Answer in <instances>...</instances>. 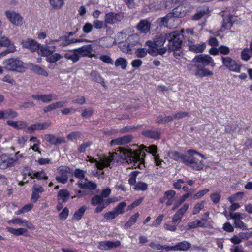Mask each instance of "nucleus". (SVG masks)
<instances>
[{
    "label": "nucleus",
    "instance_id": "nucleus-1",
    "mask_svg": "<svg viewBox=\"0 0 252 252\" xmlns=\"http://www.w3.org/2000/svg\"><path fill=\"white\" fill-rule=\"evenodd\" d=\"M118 152L110 154V156L99 157V160L94 159L90 156L87 157V161L90 162H95V166L98 169L102 170L105 167L110 165V163L115 159V157L118 156L121 159L126 160L128 163H133L135 168H142L144 166L143 157L145 156L144 152L139 149L132 151L130 149L119 148Z\"/></svg>",
    "mask_w": 252,
    "mask_h": 252
},
{
    "label": "nucleus",
    "instance_id": "nucleus-2",
    "mask_svg": "<svg viewBox=\"0 0 252 252\" xmlns=\"http://www.w3.org/2000/svg\"><path fill=\"white\" fill-rule=\"evenodd\" d=\"M23 155L17 152L14 155L3 154L0 156V169H6L15 166L18 163Z\"/></svg>",
    "mask_w": 252,
    "mask_h": 252
},
{
    "label": "nucleus",
    "instance_id": "nucleus-3",
    "mask_svg": "<svg viewBox=\"0 0 252 252\" xmlns=\"http://www.w3.org/2000/svg\"><path fill=\"white\" fill-rule=\"evenodd\" d=\"M2 65L4 69L9 71L23 72L26 69L24 62L17 58L5 59Z\"/></svg>",
    "mask_w": 252,
    "mask_h": 252
},
{
    "label": "nucleus",
    "instance_id": "nucleus-4",
    "mask_svg": "<svg viewBox=\"0 0 252 252\" xmlns=\"http://www.w3.org/2000/svg\"><path fill=\"white\" fill-rule=\"evenodd\" d=\"M167 40L169 41L168 49L174 50L180 48L182 43L183 35L178 32L167 33Z\"/></svg>",
    "mask_w": 252,
    "mask_h": 252
},
{
    "label": "nucleus",
    "instance_id": "nucleus-5",
    "mask_svg": "<svg viewBox=\"0 0 252 252\" xmlns=\"http://www.w3.org/2000/svg\"><path fill=\"white\" fill-rule=\"evenodd\" d=\"M183 162L194 170L198 171L202 170L204 167L203 161L193 157L192 154L187 157H183Z\"/></svg>",
    "mask_w": 252,
    "mask_h": 252
},
{
    "label": "nucleus",
    "instance_id": "nucleus-6",
    "mask_svg": "<svg viewBox=\"0 0 252 252\" xmlns=\"http://www.w3.org/2000/svg\"><path fill=\"white\" fill-rule=\"evenodd\" d=\"M192 62L194 63H200L204 66L210 65L212 67L215 66V63L211 57L208 55L200 54L195 56Z\"/></svg>",
    "mask_w": 252,
    "mask_h": 252
},
{
    "label": "nucleus",
    "instance_id": "nucleus-7",
    "mask_svg": "<svg viewBox=\"0 0 252 252\" xmlns=\"http://www.w3.org/2000/svg\"><path fill=\"white\" fill-rule=\"evenodd\" d=\"M139 45L138 36L135 35H131L127 39V48H124L125 49L124 51H126V53L131 54L137 49Z\"/></svg>",
    "mask_w": 252,
    "mask_h": 252
},
{
    "label": "nucleus",
    "instance_id": "nucleus-8",
    "mask_svg": "<svg viewBox=\"0 0 252 252\" xmlns=\"http://www.w3.org/2000/svg\"><path fill=\"white\" fill-rule=\"evenodd\" d=\"M223 65L229 70L234 72H239L240 65L229 57H222Z\"/></svg>",
    "mask_w": 252,
    "mask_h": 252
},
{
    "label": "nucleus",
    "instance_id": "nucleus-9",
    "mask_svg": "<svg viewBox=\"0 0 252 252\" xmlns=\"http://www.w3.org/2000/svg\"><path fill=\"white\" fill-rule=\"evenodd\" d=\"M5 15L9 20L14 25L16 26L22 25L23 18L19 13L8 10L5 12Z\"/></svg>",
    "mask_w": 252,
    "mask_h": 252
},
{
    "label": "nucleus",
    "instance_id": "nucleus-10",
    "mask_svg": "<svg viewBox=\"0 0 252 252\" xmlns=\"http://www.w3.org/2000/svg\"><path fill=\"white\" fill-rule=\"evenodd\" d=\"M32 97L34 99L41 101L45 103H48L58 99V96L54 94H33L32 96Z\"/></svg>",
    "mask_w": 252,
    "mask_h": 252
},
{
    "label": "nucleus",
    "instance_id": "nucleus-11",
    "mask_svg": "<svg viewBox=\"0 0 252 252\" xmlns=\"http://www.w3.org/2000/svg\"><path fill=\"white\" fill-rule=\"evenodd\" d=\"M123 19V15L122 13H116L111 12L106 14L104 17L105 22L110 24H113L120 22Z\"/></svg>",
    "mask_w": 252,
    "mask_h": 252
},
{
    "label": "nucleus",
    "instance_id": "nucleus-12",
    "mask_svg": "<svg viewBox=\"0 0 252 252\" xmlns=\"http://www.w3.org/2000/svg\"><path fill=\"white\" fill-rule=\"evenodd\" d=\"M52 123L50 121L32 124L30 126L27 127V132L31 133L35 130L46 129L50 127Z\"/></svg>",
    "mask_w": 252,
    "mask_h": 252
},
{
    "label": "nucleus",
    "instance_id": "nucleus-13",
    "mask_svg": "<svg viewBox=\"0 0 252 252\" xmlns=\"http://www.w3.org/2000/svg\"><path fill=\"white\" fill-rule=\"evenodd\" d=\"M69 168L66 166L60 167L58 175L56 176V180L62 184H65L68 179V173L69 172Z\"/></svg>",
    "mask_w": 252,
    "mask_h": 252
},
{
    "label": "nucleus",
    "instance_id": "nucleus-14",
    "mask_svg": "<svg viewBox=\"0 0 252 252\" xmlns=\"http://www.w3.org/2000/svg\"><path fill=\"white\" fill-rule=\"evenodd\" d=\"M187 45L189 51L196 53H202L206 47L205 43L195 44L193 41L189 39L188 40Z\"/></svg>",
    "mask_w": 252,
    "mask_h": 252
},
{
    "label": "nucleus",
    "instance_id": "nucleus-15",
    "mask_svg": "<svg viewBox=\"0 0 252 252\" xmlns=\"http://www.w3.org/2000/svg\"><path fill=\"white\" fill-rule=\"evenodd\" d=\"M76 51L80 58L83 57H93V46L88 44L83 46L80 48L75 49Z\"/></svg>",
    "mask_w": 252,
    "mask_h": 252
},
{
    "label": "nucleus",
    "instance_id": "nucleus-16",
    "mask_svg": "<svg viewBox=\"0 0 252 252\" xmlns=\"http://www.w3.org/2000/svg\"><path fill=\"white\" fill-rule=\"evenodd\" d=\"M121 245L120 241L117 240L115 242L110 241H101L99 243L98 248L104 251H108L111 249L117 248Z\"/></svg>",
    "mask_w": 252,
    "mask_h": 252
},
{
    "label": "nucleus",
    "instance_id": "nucleus-17",
    "mask_svg": "<svg viewBox=\"0 0 252 252\" xmlns=\"http://www.w3.org/2000/svg\"><path fill=\"white\" fill-rule=\"evenodd\" d=\"M191 247V244L186 241H183L178 243L174 246L167 247L166 248L169 251L172 250L174 251H187Z\"/></svg>",
    "mask_w": 252,
    "mask_h": 252
},
{
    "label": "nucleus",
    "instance_id": "nucleus-18",
    "mask_svg": "<svg viewBox=\"0 0 252 252\" xmlns=\"http://www.w3.org/2000/svg\"><path fill=\"white\" fill-rule=\"evenodd\" d=\"M143 147H144V148L145 149H144L145 151L148 152L149 153L152 154L154 156V161H155V163L156 164V165L157 166H161V162L162 161V160H161L159 159V156L156 155V154L157 152V150H158L157 146L152 145L149 146L148 148H147L145 146H143Z\"/></svg>",
    "mask_w": 252,
    "mask_h": 252
},
{
    "label": "nucleus",
    "instance_id": "nucleus-19",
    "mask_svg": "<svg viewBox=\"0 0 252 252\" xmlns=\"http://www.w3.org/2000/svg\"><path fill=\"white\" fill-rule=\"evenodd\" d=\"M77 185L81 189H89L91 190L95 189L97 185L94 182L89 181L87 179L84 180H80Z\"/></svg>",
    "mask_w": 252,
    "mask_h": 252
},
{
    "label": "nucleus",
    "instance_id": "nucleus-20",
    "mask_svg": "<svg viewBox=\"0 0 252 252\" xmlns=\"http://www.w3.org/2000/svg\"><path fill=\"white\" fill-rule=\"evenodd\" d=\"M151 23L146 19L140 21L136 26L137 30L141 33H147L151 29Z\"/></svg>",
    "mask_w": 252,
    "mask_h": 252
},
{
    "label": "nucleus",
    "instance_id": "nucleus-21",
    "mask_svg": "<svg viewBox=\"0 0 252 252\" xmlns=\"http://www.w3.org/2000/svg\"><path fill=\"white\" fill-rule=\"evenodd\" d=\"M23 46L30 50L32 52H34L39 48V44L32 39H27L22 43Z\"/></svg>",
    "mask_w": 252,
    "mask_h": 252
},
{
    "label": "nucleus",
    "instance_id": "nucleus-22",
    "mask_svg": "<svg viewBox=\"0 0 252 252\" xmlns=\"http://www.w3.org/2000/svg\"><path fill=\"white\" fill-rule=\"evenodd\" d=\"M197 69L194 72L195 75L202 78L205 76H212L213 73L207 68L200 67L198 65H194Z\"/></svg>",
    "mask_w": 252,
    "mask_h": 252
},
{
    "label": "nucleus",
    "instance_id": "nucleus-23",
    "mask_svg": "<svg viewBox=\"0 0 252 252\" xmlns=\"http://www.w3.org/2000/svg\"><path fill=\"white\" fill-rule=\"evenodd\" d=\"M44 139L53 145H57L65 142V140L63 138L57 137L53 134H45L44 135Z\"/></svg>",
    "mask_w": 252,
    "mask_h": 252
},
{
    "label": "nucleus",
    "instance_id": "nucleus-24",
    "mask_svg": "<svg viewBox=\"0 0 252 252\" xmlns=\"http://www.w3.org/2000/svg\"><path fill=\"white\" fill-rule=\"evenodd\" d=\"M132 136L130 135H125L122 137L113 139L111 142V144L112 145H122L126 144L131 141Z\"/></svg>",
    "mask_w": 252,
    "mask_h": 252
},
{
    "label": "nucleus",
    "instance_id": "nucleus-25",
    "mask_svg": "<svg viewBox=\"0 0 252 252\" xmlns=\"http://www.w3.org/2000/svg\"><path fill=\"white\" fill-rule=\"evenodd\" d=\"M29 66L30 69L32 71H33V72L37 74L43 75L46 77L48 76V72L43 68L41 67L38 65L33 64L32 63H31L29 64Z\"/></svg>",
    "mask_w": 252,
    "mask_h": 252
},
{
    "label": "nucleus",
    "instance_id": "nucleus-26",
    "mask_svg": "<svg viewBox=\"0 0 252 252\" xmlns=\"http://www.w3.org/2000/svg\"><path fill=\"white\" fill-rule=\"evenodd\" d=\"M176 192L173 190H169L164 192V199H166V206L171 205L175 200Z\"/></svg>",
    "mask_w": 252,
    "mask_h": 252
},
{
    "label": "nucleus",
    "instance_id": "nucleus-27",
    "mask_svg": "<svg viewBox=\"0 0 252 252\" xmlns=\"http://www.w3.org/2000/svg\"><path fill=\"white\" fill-rule=\"evenodd\" d=\"M70 192L67 189H61L58 192L57 199L59 202L63 203L68 200Z\"/></svg>",
    "mask_w": 252,
    "mask_h": 252
},
{
    "label": "nucleus",
    "instance_id": "nucleus-28",
    "mask_svg": "<svg viewBox=\"0 0 252 252\" xmlns=\"http://www.w3.org/2000/svg\"><path fill=\"white\" fill-rule=\"evenodd\" d=\"M6 123L9 126L18 129H23L27 126V123L24 121H13L8 120Z\"/></svg>",
    "mask_w": 252,
    "mask_h": 252
},
{
    "label": "nucleus",
    "instance_id": "nucleus-29",
    "mask_svg": "<svg viewBox=\"0 0 252 252\" xmlns=\"http://www.w3.org/2000/svg\"><path fill=\"white\" fill-rule=\"evenodd\" d=\"M28 175L32 179L36 178L38 180L48 179V176L43 170L38 172L35 171H30L28 173Z\"/></svg>",
    "mask_w": 252,
    "mask_h": 252
},
{
    "label": "nucleus",
    "instance_id": "nucleus-30",
    "mask_svg": "<svg viewBox=\"0 0 252 252\" xmlns=\"http://www.w3.org/2000/svg\"><path fill=\"white\" fill-rule=\"evenodd\" d=\"M167 33L161 34L156 36L154 39L157 48L163 46L166 40H167Z\"/></svg>",
    "mask_w": 252,
    "mask_h": 252
},
{
    "label": "nucleus",
    "instance_id": "nucleus-31",
    "mask_svg": "<svg viewBox=\"0 0 252 252\" xmlns=\"http://www.w3.org/2000/svg\"><path fill=\"white\" fill-rule=\"evenodd\" d=\"M232 26L231 17L230 16H226L223 17V22L221 27V31H223L225 30L230 29Z\"/></svg>",
    "mask_w": 252,
    "mask_h": 252
},
{
    "label": "nucleus",
    "instance_id": "nucleus-32",
    "mask_svg": "<svg viewBox=\"0 0 252 252\" xmlns=\"http://www.w3.org/2000/svg\"><path fill=\"white\" fill-rule=\"evenodd\" d=\"M143 134L147 137L154 139L159 138L160 133L158 130H146L142 132Z\"/></svg>",
    "mask_w": 252,
    "mask_h": 252
},
{
    "label": "nucleus",
    "instance_id": "nucleus-33",
    "mask_svg": "<svg viewBox=\"0 0 252 252\" xmlns=\"http://www.w3.org/2000/svg\"><path fill=\"white\" fill-rule=\"evenodd\" d=\"M2 31H0V47H8L12 43L9 39L5 35H2Z\"/></svg>",
    "mask_w": 252,
    "mask_h": 252
},
{
    "label": "nucleus",
    "instance_id": "nucleus-34",
    "mask_svg": "<svg viewBox=\"0 0 252 252\" xmlns=\"http://www.w3.org/2000/svg\"><path fill=\"white\" fill-rule=\"evenodd\" d=\"M139 216V213L138 212H137L133 215L131 217H130L128 221L124 224V228L125 229L129 228L136 222Z\"/></svg>",
    "mask_w": 252,
    "mask_h": 252
},
{
    "label": "nucleus",
    "instance_id": "nucleus-35",
    "mask_svg": "<svg viewBox=\"0 0 252 252\" xmlns=\"http://www.w3.org/2000/svg\"><path fill=\"white\" fill-rule=\"evenodd\" d=\"M8 223H13V224H18L19 225L24 224L25 226L31 228L32 226V224L31 223H29L28 221L26 220H23L22 219L20 218H15L12 220H11L8 221Z\"/></svg>",
    "mask_w": 252,
    "mask_h": 252
},
{
    "label": "nucleus",
    "instance_id": "nucleus-36",
    "mask_svg": "<svg viewBox=\"0 0 252 252\" xmlns=\"http://www.w3.org/2000/svg\"><path fill=\"white\" fill-rule=\"evenodd\" d=\"M64 57L67 60L72 61L73 63L78 62L80 59V57L75 49L73 50L72 53L65 54Z\"/></svg>",
    "mask_w": 252,
    "mask_h": 252
},
{
    "label": "nucleus",
    "instance_id": "nucleus-37",
    "mask_svg": "<svg viewBox=\"0 0 252 252\" xmlns=\"http://www.w3.org/2000/svg\"><path fill=\"white\" fill-rule=\"evenodd\" d=\"M115 65L116 67H120L123 70H125L127 65V62L126 59L120 57L115 61Z\"/></svg>",
    "mask_w": 252,
    "mask_h": 252
},
{
    "label": "nucleus",
    "instance_id": "nucleus-38",
    "mask_svg": "<svg viewBox=\"0 0 252 252\" xmlns=\"http://www.w3.org/2000/svg\"><path fill=\"white\" fill-rule=\"evenodd\" d=\"M18 115V113L12 109L4 110V119H14Z\"/></svg>",
    "mask_w": 252,
    "mask_h": 252
},
{
    "label": "nucleus",
    "instance_id": "nucleus-39",
    "mask_svg": "<svg viewBox=\"0 0 252 252\" xmlns=\"http://www.w3.org/2000/svg\"><path fill=\"white\" fill-rule=\"evenodd\" d=\"M146 45L149 47L148 53L152 56H156V46L154 40L153 41L148 40L146 42Z\"/></svg>",
    "mask_w": 252,
    "mask_h": 252
},
{
    "label": "nucleus",
    "instance_id": "nucleus-40",
    "mask_svg": "<svg viewBox=\"0 0 252 252\" xmlns=\"http://www.w3.org/2000/svg\"><path fill=\"white\" fill-rule=\"evenodd\" d=\"M6 229L8 232L17 236L23 235L27 232V230L23 228L15 229L12 227H7Z\"/></svg>",
    "mask_w": 252,
    "mask_h": 252
},
{
    "label": "nucleus",
    "instance_id": "nucleus-41",
    "mask_svg": "<svg viewBox=\"0 0 252 252\" xmlns=\"http://www.w3.org/2000/svg\"><path fill=\"white\" fill-rule=\"evenodd\" d=\"M39 49L41 53L42 56L48 57L54 52V49H50L49 46H45L39 47Z\"/></svg>",
    "mask_w": 252,
    "mask_h": 252
},
{
    "label": "nucleus",
    "instance_id": "nucleus-42",
    "mask_svg": "<svg viewBox=\"0 0 252 252\" xmlns=\"http://www.w3.org/2000/svg\"><path fill=\"white\" fill-rule=\"evenodd\" d=\"M149 247L151 248L156 250H166L167 251H169V249L166 248L168 247L167 246H162L160 245L157 241H152L149 244Z\"/></svg>",
    "mask_w": 252,
    "mask_h": 252
},
{
    "label": "nucleus",
    "instance_id": "nucleus-43",
    "mask_svg": "<svg viewBox=\"0 0 252 252\" xmlns=\"http://www.w3.org/2000/svg\"><path fill=\"white\" fill-rule=\"evenodd\" d=\"M191 195V193H186L182 196L179 199H178L174 204L173 207L172 208V210L176 209L180 205H181L187 198L189 197Z\"/></svg>",
    "mask_w": 252,
    "mask_h": 252
},
{
    "label": "nucleus",
    "instance_id": "nucleus-44",
    "mask_svg": "<svg viewBox=\"0 0 252 252\" xmlns=\"http://www.w3.org/2000/svg\"><path fill=\"white\" fill-rule=\"evenodd\" d=\"M126 204L125 202L120 203L114 209V211L116 215H122L124 212V208L126 207Z\"/></svg>",
    "mask_w": 252,
    "mask_h": 252
},
{
    "label": "nucleus",
    "instance_id": "nucleus-45",
    "mask_svg": "<svg viewBox=\"0 0 252 252\" xmlns=\"http://www.w3.org/2000/svg\"><path fill=\"white\" fill-rule=\"evenodd\" d=\"M148 189V184L143 182H138L134 186L133 189L136 191H145Z\"/></svg>",
    "mask_w": 252,
    "mask_h": 252
},
{
    "label": "nucleus",
    "instance_id": "nucleus-46",
    "mask_svg": "<svg viewBox=\"0 0 252 252\" xmlns=\"http://www.w3.org/2000/svg\"><path fill=\"white\" fill-rule=\"evenodd\" d=\"M87 208L85 206H82L79 209L76 211L74 215L73 219L79 220L81 219L82 216L84 214Z\"/></svg>",
    "mask_w": 252,
    "mask_h": 252
},
{
    "label": "nucleus",
    "instance_id": "nucleus-47",
    "mask_svg": "<svg viewBox=\"0 0 252 252\" xmlns=\"http://www.w3.org/2000/svg\"><path fill=\"white\" fill-rule=\"evenodd\" d=\"M6 47L7 48L0 53V57L5 56L9 53H14L16 50V46L14 44Z\"/></svg>",
    "mask_w": 252,
    "mask_h": 252
},
{
    "label": "nucleus",
    "instance_id": "nucleus-48",
    "mask_svg": "<svg viewBox=\"0 0 252 252\" xmlns=\"http://www.w3.org/2000/svg\"><path fill=\"white\" fill-rule=\"evenodd\" d=\"M169 156L173 159L175 160H178L179 159H181L183 162V157H187L188 156L186 155L181 154L179 152L176 151H172L169 153Z\"/></svg>",
    "mask_w": 252,
    "mask_h": 252
},
{
    "label": "nucleus",
    "instance_id": "nucleus-49",
    "mask_svg": "<svg viewBox=\"0 0 252 252\" xmlns=\"http://www.w3.org/2000/svg\"><path fill=\"white\" fill-rule=\"evenodd\" d=\"M244 196V193L242 192H237L228 198L229 201L232 203L234 201L241 199Z\"/></svg>",
    "mask_w": 252,
    "mask_h": 252
},
{
    "label": "nucleus",
    "instance_id": "nucleus-50",
    "mask_svg": "<svg viewBox=\"0 0 252 252\" xmlns=\"http://www.w3.org/2000/svg\"><path fill=\"white\" fill-rule=\"evenodd\" d=\"M62 58L61 55L59 53L51 54L47 57L46 60L49 63H55L60 60Z\"/></svg>",
    "mask_w": 252,
    "mask_h": 252
},
{
    "label": "nucleus",
    "instance_id": "nucleus-51",
    "mask_svg": "<svg viewBox=\"0 0 252 252\" xmlns=\"http://www.w3.org/2000/svg\"><path fill=\"white\" fill-rule=\"evenodd\" d=\"M204 204L205 202L203 201L200 202H198L193 207L192 214L193 215H195L199 213V212L203 209L204 207Z\"/></svg>",
    "mask_w": 252,
    "mask_h": 252
},
{
    "label": "nucleus",
    "instance_id": "nucleus-52",
    "mask_svg": "<svg viewBox=\"0 0 252 252\" xmlns=\"http://www.w3.org/2000/svg\"><path fill=\"white\" fill-rule=\"evenodd\" d=\"M93 26L96 29L105 28L107 27V23L105 22V21H102L97 20L93 21Z\"/></svg>",
    "mask_w": 252,
    "mask_h": 252
},
{
    "label": "nucleus",
    "instance_id": "nucleus-53",
    "mask_svg": "<svg viewBox=\"0 0 252 252\" xmlns=\"http://www.w3.org/2000/svg\"><path fill=\"white\" fill-rule=\"evenodd\" d=\"M50 4L55 9H59L64 4L63 0H49Z\"/></svg>",
    "mask_w": 252,
    "mask_h": 252
},
{
    "label": "nucleus",
    "instance_id": "nucleus-54",
    "mask_svg": "<svg viewBox=\"0 0 252 252\" xmlns=\"http://www.w3.org/2000/svg\"><path fill=\"white\" fill-rule=\"evenodd\" d=\"M92 79L96 82H101L102 81V78L96 71H93L90 74Z\"/></svg>",
    "mask_w": 252,
    "mask_h": 252
},
{
    "label": "nucleus",
    "instance_id": "nucleus-55",
    "mask_svg": "<svg viewBox=\"0 0 252 252\" xmlns=\"http://www.w3.org/2000/svg\"><path fill=\"white\" fill-rule=\"evenodd\" d=\"M81 133L80 132L74 131L69 134L67 136V138L72 141H76L78 138L80 137Z\"/></svg>",
    "mask_w": 252,
    "mask_h": 252
},
{
    "label": "nucleus",
    "instance_id": "nucleus-56",
    "mask_svg": "<svg viewBox=\"0 0 252 252\" xmlns=\"http://www.w3.org/2000/svg\"><path fill=\"white\" fill-rule=\"evenodd\" d=\"M138 173L139 172L134 171L130 174V178L128 180V183L130 185H135L137 183H136V180Z\"/></svg>",
    "mask_w": 252,
    "mask_h": 252
},
{
    "label": "nucleus",
    "instance_id": "nucleus-57",
    "mask_svg": "<svg viewBox=\"0 0 252 252\" xmlns=\"http://www.w3.org/2000/svg\"><path fill=\"white\" fill-rule=\"evenodd\" d=\"M234 221L235 226L237 228H241L243 230H247L248 227L247 225L244 223L241 220H236Z\"/></svg>",
    "mask_w": 252,
    "mask_h": 252
},
{
    "label": "nucleus",
    "instance_id": "nucleus-58",
    "mask_svg": "<svg viewBox=\"0 0 252 252\" xmlns=\"http://www.w3.org/2000/svg\"><path fill=\"white\" fill-rule=\"evenodd\" d=\"M244 214H242L239 212H236L235 213H231L230 214V218L235 220H242L245 217Z\"/></svg>",
    "mask_w": 252,
    "mask_h": 252
},
{
    "label": "nucleus",
    "instance_id": "nucleus-59",
    "mask_svg": "<svg viewBox=\"0 0 252 252\" xmlns=\"http://www.w3.org/2000/svg\"><path fill=\"white\" fill-rule=\"evenodd\" d=\"M135 52L136 56L138 58H143L145 57L148 53V50L145 48L137 49Z\"/></svg>",
    "mask_w": 252,
    "mask_h": 252
},
{
    "label": "nucleus",
    "instance_id": "nucleus-60",
    "mask_svg": "<svg viewBox=\"0 0 252 252\" xmlns=\"http://www.w3.org/2000/svg\"><path fill=\"white\" fill-rule=\"evenodd\" d=\"M251 56L252 55L249 49L246 48L242 51L241 57L243 60L248 61Z\"/></svg>",
    "mask_w": 252,
    "mask_h": 252
},
{
    "label": "nucleus",
    "instance_id": "nucleus-61",
    "mask_svg": "<svg viewBox=\"0 0 252 252\" xmlns=\"http://www.w3.org/2000/svg\"><path fill=\"white\" fill-rule=\"evenodd\" d=\"M221 198V194L220 193L215 192L212 193L210 195V198L213 202L215 204L218 203Z\"/></svg>",
    "mask_w": 252,
    "mask_h": 252
},
{
    "label": "nucleus",
    "instance_id": "nucleus-62",
    "mask_svg": "<svg viewBox=\"0 0 252 252\" xmlns=\"http://www.w3.org/2000/svg\"><path fill=\"white\" fill-rule=\"evenodd\" d=\"M173 119V117L171 116H168L166 117L160 116L158 118L157 122L159 123H166L172 121Z\"/></svg>",
    "mask_w": 252,
    "mask_h": 252
},
{
    "label": "nucleus",
    "instance_id": "nucleus-63",
    "mask_svg": "<svg viewBox=\"0 0 252 252\" xmlns=\"http://www.w3.org/2000/svg\"><path fill=\"white\" fill-rule=\"evenodd\" d=\"M92 143L91 142H86L81 144L78 148V150L80 153H84L85 152L86 148L89 147Z\"/></svg>",
    "mask_w": 252,
    "mask_h": 252
},
{
    "label": "nucleus",
    "instance_id": "nucleus-64",
    "mask_svg": "<svg viewBox=\"0 0 252 252\" xmlns=\"http://www.w3.org/2000/svg\"><path fill=\"white\" fill-rule=\"evenodd\" d=\"M85 171L80 169H76L74 171V176L80 179V180H83L85 177Z\"/></svg>",
    "mask_w": 252,
    "mask_h": 252
}]
</instances>
